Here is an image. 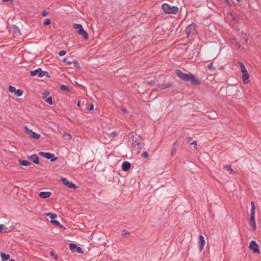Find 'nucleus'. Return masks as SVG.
Returning a JSON list of instances; mask_svg holds the SVG:
<instances>
[{"instance_id": "f257e3e1", "label": "nucleus", "mask_w": 261, "mask_h": 261, "mask_svg": "<svg viewBox=\"0 0 261 261\" xmlns=\"http://www.w3.org/2000/svg\"><path fill=\"white\" fill-rule=\"evenodd\" d=\"M176 73L177 76L180 79L186 82L190 81L191 83L195 85H196L198 84V81L197 79L192 74L185 73L182 72L179 70H177Z\"/></svg>"}, {"instance_id": "f03ea898", "label": "nucleus", "mask_w": 261, "mask_h": 261, "mask_svg": "<svg viewBox=\"0 0 261 261\" xmlns=\"http://www.w3.org/2000/svg\"><path fill=\"white\" fill-rule=\"evenodd\" d=\"M130 142V146L132 148L135 149H141L142 148L141 144V138L139 136L137 135L133 136Z\"/></svg>"}, {"instance_id": "7ed1b4c3", "label": "nucleus", "mask_w": 261, "mask_h": 261, "mask_svg": "<svg viewBox=\"0 0 261 261\" xmlns=\"http://www.w3.org/2000/svg\"><path fill=\"white\" fill-rule=\"evenodd\" d=\"M255 206L254 202H251V208L250 211V225L253 230H255L256 229V225L255 219Z\"/></svg>"}, {"instance_id": "20e7f679", "label": "nucleus", "mask_w": 261, "mask_h": 261, "mask_svg": "<svg viewBox=\"0 0 261 261\" xmlns=\"http://www.w3.org/2000/svg\"><path fill=\"white\" fill-rule=\"evenodd\" d=\"M162 9L167 14H175L177 13L178 11V8L176 6H170L167 3L163 4Z\"/></svg>"}, {"instance_id": "39448f33", "label": "nucleus", "mask_w": 261, "mask_h": 261, "mask_svg": "<svg viewBox=\"0 0 261 261\" xmlns=\"http://www.w3.org/2000/svg\"><path fill=\"white\" fill-rule=\"evenodd\" d=\"M73 28L77 30L78 34L83 36V38L86 40L89 38L87 32L84 29L83 26L81 24L74 23Z\"/></svg>"}, {"instance_id": "423d86ee", "label": "nucleus", "mask_w": 261, "mask_h": 261, "mask_svg": "<svg viewBox=\"0 0 261 261\" xmlns=\"http://www.w3.org/2000/svg\"><path fill=\"white\" fill-rule=\"evenodd\" d=\"M25 133L29 135L31 138L38 140L40 138V135L33 132L32 129H30L28 127L25 125L24 127Z\"/></svg>"}, {"instance_id": "0eeeda50", "label": "nucleus", "mask_w": 261, "mask_h": 261, "mask_svg": "<svg viewBox=\"0 0 261 261\" xmlns=\"http://www.w3.org/2000/svg\"><path fill=\"white\" fill-rule=\"evenodd\" d=\"M39 154L43 158L50 160L51 162H54L57 159L54 154L50 152H40Z\"/></svg>"}, {"instance_id": "6e6552de", "label": "nucleus", "mask_w": 261, "mask_h": 261, "mask_svg": "<svg viewBox=\"0 0 261 261\" xmlns=\"http://www.w3.org/2000/svg\"><path fill=\"white\" fill-rule=\"evenodd\" d=\"M31 75L33 76H35L36 75H38L39 77H43L44 76L46 73H47L46 71H43L42 70L41 68H38V69L31 70L30 72Z\"/></svg>"}, {"instance_id": "1a4fd4ad", "label": "nucleus", "mask_w": 261, "mask_h": 261, "mask_svg": "<svg viewBox=\"0 0 261 261\" xmlns=\"http://www.w3.org/2000/svg\"><path fill=\"white\" fill-rule=\"evenodd\" d=\"M50 93L48 91H45L42 93V98L45 100V101L48 104L51 105L53 104L52 97L49 96Z\"/></svg>"}, {"instance_id": "9d476101", "label": "nucleus", "mask_w": 261, "mask_h": 261, "mask_svg": "<svg viewBox=\"0 0 261 261\" xmlns=\"http://www.w3.org/2000/svg\"><path fill=\"white\" fill-rule=\"evenodd\" d=\"M249 249L252 250L254 253H259V246L255 241H251L249 243Z\"/></svg>"}, {"instance_id": "9b49d317", "label": "nucleus", "mask_w": 261, "mask_h": 261, "mask_svg": "<svg viewBox=\"0 0 261 261\" xmlns=\"http://www.w3.org/2000/svg\"><path fill=\"white\" fill-rule=\"evenodd\" d=\"M61 181L63 182V184L66 186H67L70 189H75L77 188L74 184L73 182L69 181L67 178L64 177H61Z\"/></svg>"}, {"instance_id": "f8f14e48", "label": "nucleus", "mask_w": 261, "mask_h": 261, "mask_svg": "<svg viewBox=\"0 0 261 261\" xmlns=\"http://www.w3.org/2000/svg\"><path fill=\"white\" fill-rule=\"evenodd\" d=\"M199 244V249L200 251H201L203 248L205 244V241L204 240V238L202 236L200 235L198 238V241Z\"/></svg>"}, {"instance_id": "ddd939ff", "label": "nucleus", "mask_w": 261, "mask_h": 261, "mask_svg": "<svg viewBox=\"0 0 261 261\" xmlns=\"http://www.w3.org/2000/svg\"><path fill=\"white\" fill-rule=\"evenodd\" d=\"M242 81L244 84H247L249 83V79L250 75L247 70L242 72Z\"/></svg>"}, {"instance_id": "4468645a", "label": "nucleus", "mask_w": 261, "mask_h": 261, "mask_svg": "<svg viewBox=\"0 0 261 261\" xmlns=\"http://www.w3.org/2000/svg\"><path fill=\"white\" fill-rule=\"evenodd\" d=\"M131 167V164L129 162L127 161L124 162L122 164V169L124 171H128Z\"/></svg>"}, {"instance_id": "2eb2a0df", "label": "nucleus", "mask_w": 261, "mask_h": 261, "mask_svg": "<svg viewBox=\"0 0 261 261\" xmlns=\"http://www.w3.org/2000/svg\"><path fill=\"white\" fill-rule=\"evenodd\" d=\"M51 195V193L50 192H41L39 194V196L40 198L44 199L49 197Z\"/></svg>"}, {"instance_id": "dca6fc26", "label": "nucleus", "mask_w": 261, "mask_h": 261, "mask_svg": "<svg viewBox=\"0 0 261 261\" xmlns=\"http://www.w3.org/2000/svg\"><path fill=\"white\" fill-rule=\"evenodd\" d=\"M172 85V84L170 82H169V83L163 84H159L157 85V86L161 90H164V89H165L166 88L171 87Z\"/></svg>"}, {"instance_id": "f3484780", "label": "nucleus", "mask_w": 261, "mask_h": 261, "mask_svg": "<svg viewBox=\"0 0 261 261\" xmlns=\"http://www.w3.org/2000/svg\"><path fill=\"white\" fill-rule=\"evenodd\" d=\"M29 159H31L32 162L37 165L39 164V158L38 156L36 154H33L31 156H29L28 157Z\"/></svg>"}, {"instance_id": "a211bd4d", "label": "nucleus", "mask_w": 261, "mask_h": 261, "mask_svg": "<svg viewBox=\"0 0 261 261\" xmlns=\"http://www.w3.org/2000/svg\"><path fill=\"white\" fill-rule=\"evenodd\" d=\"M195 25L193 24H191L188 25L186 28V31L188 36H189L192 32V30L194 29Z\"/></svg>"}, {"instance_id": "6ab92c4d", "label": "nucleus", "mask_w": 261, "mask_h": 261, "mask_svg": "<svg viewBox=\"0 0 261 261\" xmlns=\"http://www.w3.org/2000/svg\"><path fill=\"white\" fill-rule=\"evenodd\" d=\"M1 256L2 258V261H6V260H8L10 257V256L9 254H6L4 252H2L1 253Z\"/></svg>"}, {"instance_id": "aec40b11", "label": "nucleus", "mask_w": 261, "mask_h": 261, "mask_svg": "<svg viewBox=\"0 0 261 261\" xmlns=\"http://www.w3.org/2000/svg\"><path fill=\"white\" fill-rule=\"evenodd\" d=\"M60 89L63 91H66L67 92H71L70 88L69 86L64 85H61Z\"/></svg>"}, {"instance_id": "412c9836", "label": "nucleus", "mask_w": 261, "mask_h": 261, "mask_svg": "<svg viewBox=\"0 0 261 261\" xmlns=\"http://www.w3.org/2000/svg\"><path fill=\"white\" fill-rule=\"evenodd\" d=\"M224 168L227 170L229 172L230 174H233L236 173V172L232 169L231 166L230 165L225 166Z\"/></svg>"}, {"instance_id": "4be33fe9", "label": "nucleus", "mask_w": 261, "mask_h": 261, "mask_svg": "<svg viewBox=\"0 0 261 261\" xmlns=\"http://www.w3.org/2000/svg\"><path fill=\"white\" fill-rule=\"evenodd\" d=\"M177 145V142H175L173 144V146H172V147L171 148V154L172 156H173L174 153L176 151V147Z\"/></svg>"}, {"instance_id": "5701e85b", "label": "nucleus", "mask_w": 261, "mask_h": 261, "mask_svg": "<svg viewBox=\"0 0 261 261\" xmlns=\"http://www.w3.org/2000/svg\"><path fill=\"white\" fill-rule=\"evenodd\" d=\"M19 164L23 166H28L31 164L27 160H19Z\"/></svg>"}, {"instance_id": "b1692460", "label": "nucleus", "mask_w": 261, "mask_h": 261, "mask_svg": "<svg viewBox=\"0 0 261 261\" xmlns=\"http://www.w3.org/2000/svg\"><path fill=\"white\" fill-rule=\"evenodd\" d=\"M238 64H239V66L240 67L241 71L242 72H244V71L247 70L245 65H244V64L242 62H238Z\"/></svg>"}, {"instance_id": "393cba45", "label": "nucleus", "mask_w": 261, "mask_h": 261, "mask_svg": "<svg viewBox=\"0 0 261 261\" xmlns=\"http://www.w3.org/2000/svg\"><path fill=\"white\" fill-rule=\"evenodd\" d=\"M241 37L245 40L246 42H247L248 40V38L247 37L246 34L244 32L242 31L241 32Z\"/></svg>"}, {"instance_id": "a878e982", "label": "nucleus", "mask_w": 261, "mask_h": 261, "mask_svg": "<svg viewBox=\"0 0 261 261\" xmlns=\"http://www.w3.org/2000/svg\"><path fill=\"white\" fill-rule=\"evenodd\" d=\"M72 64L73 65L74 67L76 69H80L81 68V67L77 61L73 60Z\"/></svg>"}, {"instance_id": "bb28decb", "label": "nucleus", "mask_w": 261, "mask_h": 261, "mask_svg": "<svg viewBox=\"0 0 261 261\" xmlns=\"http://www.w3.org/2000/svg\"><path fill=\"white\" fill-rule=\"evenodd\" d=\"M46 215L49 216L51 220H54L57 217V215L54 213H48L46 214Z\"/></svg>"}, {"instance_id": "cd10ccee", "label": "nucleus", "mask_w": 261, "mask_h": 261, "mask_svg": "<svg viewBox=\"0 0 261 261\" xmlns=\"http://www.w3.org/2000/svg\"><path fill=\"white\" fill-rule=\"evenodd\" d=\"M22 94H23V91L21 89H17V90H16L15 92V94L18 97L21 96L22 95Z\"/></svg>"}, {"instance_id": "c85d7f7f", "label": "nucleus", "mask_w": 261, "mask_h": 261, "mask_svg": "<svg viewBox=\"0 0 261 261\" xmlns=\"http://www.w3.org/2000/svg\"><path fill=\"white\" fill-rule=\"evenodd\" d=\"M8 228L4 224H0V232H3L4 231H6Z\"/></svg>"}, {"instance_id": "c756f323", "label": "nucleus", "mask_w": 261, "mask_h": 261, "mask_svg": "<svg viewBox=\"0 0 261 261\" xmlns=\"http://www.w3.org/2000/svg\"><path fill=\"white\" fill-rule=\"evenodd\" d=\"M76 246L77 245L74 243H70L69 244V248L72 251H74L75 249H76Z\"/></svg>"}, {"instance_id": "7c9ffc66", "label": "nucleus", "mask_w": 261, "mask_h": 261, "mask_svg": "<svg viewBox=\"0 0 261 261\" xmlns=\"http://www.w3.org/2000/svg\"><path fill=\"white\" fill-rule=\"evenodd\" d=\"M117 136V134L115 132H113L109 134L110 138H113Z\"/></svg>"}, {"instance_id": "2f4dec72", "label": "nucleus", "mask_w": 261, "mask_h": 261, "mask_svg": "<svg viewBox=\"0 0 261 261\" xmlns=\"http://www.w3.org/2000/svg\"><path fill=\"white\" fill-rule=\"evenodd\" d=\"M64 137L66 140H69L71 139L72 137L71 135L67 133H65L64 134Z\"/></svg>"}, {"instance_id": "473e14b6", "label": "nucleus", "mask_w": 261, "mask_h": 261, "mask_svg": "<svg viewBox=\"0 0 261 261\" xmlns=\"http://www.w3.org/2000/svg\"><path fill=\"white\" fill-rule=\"evenodd\" d=\"M16 90V88L14 87H13L12 86H10L9 87V91L11 93H15Z\"/></svg>"}, {"instance_id": "72a5a7b5", "label": "nucleus", "mask_w": 261, "mask_h": 261, "mask_svg": "<svg viewBox=\"0 0 261 261\" xmlns=\"http://www.w3.org/2000/svg\"><path fill=\"white\" fill-rule=\"evenodd\" d=\"M50 23V20L49 18H46L44 20V21L43 22V24L44 25H49Z\"/></svg>"}, {"instance_id": "f704fd0d", "label": "nucleus", "mask_w": 261, "mask_h": 261, "mask_svg": "<svg viewBox=\"0 0 261 261\" xmlns=\"http://www.w3.org/2000/svg\"><path fill=\"white\" fill-rule=\"evenodd\" d=\"M207 68L208 69L211 70H215V68L213 67V62H211L207 66Z\"/></svg>"}, {"instance_id": "c9c22d12", "label": "nucleus", "mask_w": 261, "mask_h": 261, "mask_svg": "<svg viewBox=\"0 0 261 261\" xmlns=\"http://www.w3.org/2000/svg\"><path fill=\"white\" fill-rule=\"evenodd\" d=\"M63 62L65 63H66V64L67 65H70L72 64V61H68L67 59H64L63 60Z\"/></svg>"}, {"instance_id": "e433bc0d", "label": "nucleus", "mask_w": 261, "mask_h": 261, "mask_svg": "<svg viewBox=\"0 0 261 261\" xmlns=\"http://www.w3.org/2000/svg\"><path fill=\"white\" fill-rule=\"evenodd\" d=\"M50 222L56 226H58L59 225H60V222L57 220H51Z\"/></svg>"}, {"instance_id": "4c0bfd02", "label": "nucleus", "mask_w": 261, "mask_h": 261, "mask_svg": "<svg viewBox=\"0 0 261 261\" xmlns=\"http://www.w3.org/2000/svg\"><path fill=\"white\" fill-rule=\"evenodd\" d=\"M76 251H77L78 253H83V251L81 247H77L76 248Z\"/></svg>"}, {"instance_id": "58836bf2", "label": "nucleus", "mask_w": 261, "mask_h": 261, "mask_svg": "<svg viewBox=\"0 0 261 261\" xmlns=\"http://www.w3.org/2000/svg\"><path fill=\"white\" fill-rule=\"evenodd\" d=\"M66 51H65L64 50H62L59 53V55L60 56H63L66 54Z\"/></svg>"}, {"instance_id": "ea45409f", "label": "nucleus", "mask_w": 261, "mask_h": 261, "mask_svg": "<svg viewBox=\"0 0 261 261\" xmlns=\"http://www.w3.org/2000/svg\"><path fill=\"white\" fill-rule=\"evenodd\" d=\"M94 109V105L93 103H90L88 109L89 111H92Z\"/></svg>"}, {"instance_id": "a19ab883", "label": "nucleus", "mask_w": 261, "mask_h": 261, "mask_svg": "<svg viewBox=\"0 0 261 261\" xmlns=\"http://www.w3.org/2000/svg\"><path fill=\"white\" fill-rule=\"evenodd\" d=\"M142 156L144 158H147L148 156V153L146 151H144L142 153Z\"/></svg>"}, {"instance_id": "79ce46f5", "label": "nucleus", "mask_w": 261, "mask_h": 261, "mask_svg": "<svg viewBox=\"0 0 261 261\" xmlns=\"http://www.w3.org/2000/svg\"><path fill=\"white\" fill-rule=\"evenodd\" d=\"M121 110L124 113H127V110L126 108H122V109H121Z\"/></svg>"}, {"instance_id": "37998d69", "label": "nucleus", "mask_w": 261, "mask_h": 261, "mask_svg": "<svg viewBox=\"0 0 261 261\" xmlns=\"http://www.w3.org/2000/svg\"><path fill=\"white\" fill-rule=\"evenodd\" d=\"M235 44L236 46L238 47V48H240L241 46V44L239 42H236Z\"/></svg>"}, {"instance_id": "c03bdc74", "label": "nucleus", "mask_w": 261, "mask_h": 261, "mask_svg": "<svg viewBox=\"0 0 261 261\" xmlns=\"http://www.w3.org/2000/svg\"><path fill=\"white\" fill-rule=\"evenodd\" d=\"M123 236H125V235H126V234H129V232L126 231L125 230H123Z\"/></svg>"}, {"instance_id": "a18cd8bd", "label": "nucleus", "mask_w": 261, "mask_h": 261, "mask_svg": "<svg viewBox=\"0 0 261 261\" xmlns=\"http://www.w3.org/2000/svg\"><path fill=\"white\" fill-rule=\"evenodd\" d=\"M225 2L227 3V4L229 6H231V3H230V2L229 1V0H225Z\"/></svg>"}, {"instance_id": "49530a36", "label": "nucleus", "mask_w": 261, "mask_h": 261, "mask_svg": "<svg viewBox=\"0 0 261 261\" xmlns=\"http://www.w3.org/2000/svg\"><path fill=\"white\" fill-rule=\"evenodd\" d=\"M47 13L45 11H43L42 13V15L43 16H45L47 15Z\"/></svg>"}, {"instance_id": "de8ad7c7", "label": "nucleus", "mask_w": 261, "mask_h": 261, "mask_svg": "<svg viewBox=\"0 0 261 261\" xmlns=\"http://www.w3.org/2000/svg\"><path fill=\"white\" fill-rule=\"evenodd\" d=\"M58 226L61 228H62V229H65V227L62 224H60L58 225Z\"/></svg>"}, {"instance_id": "09e8293b", "label": "nucleus", "mask_w": 261, "mask_h": 261, "mask_svg": "<svg viewBox=\"0 0 261 261\" xmlns=\"http://www.w3.org/2000/svg\"><path fill=\"white\" fill-rule=\"evenodd\" d=\"M191 144L194 145V146H197V143H196V141H194V142L191 143Z\"/></svg>"}, {"instance_id": "8fccbe9b", "label": "nucleus", "mask_w": 261, "mask_h": 261, "mask_svg": "<svg viewBox=\"0 0 261 261\" xmlns=\"http://www.w3.org/2000/svg\"><path fill=\"white\" fill-rule=\"evenodd\" d=\"M3 2H8V1H11V2H13V0H2Z\"/></svg>"}, {"instance_id": "3c124183", "label": "nucleus", "mask_w": 261, "mask_h": 261, "mask_svg": "<svg viewBox=\"0 0 261 261\" xmlns=\"http://www.w3.org/2000/svg\"><path fill=\"white\" fill-rule=\"evenodd\" d=\"M50 255H51V256H54V252L53 251H51V252H50Z\"/></svg>"}, {"instance_id": "603ef678", "label": "nucleus", "mask_w": 261, "mask_h": 261, "mask_svg": "<svg viewBox=\"0 0 261 261\" xmlns=\"http://www.w3.org/2000/svg\"><path fill=\"white\" fill-rule=\"evenodd\" d=\"M77 106H79V107H80V101H79L77 102Z\"/></svg>"}, {"instance_id": "864d4df0", "label": "nucleus", "mask_w": 261, "mask_h": 261, "mask_svg": "<svg viewBox=\"0 0 261 261\" xmlns=\"http://www.w3.org/2000/svg\"><path fill=\"white\" fill-rule=\"evenodd\" d=\"M9 261H15V259H11Z\"/></svg>"}, {"instance_id": "5fc2aeb1", "label": "nucleus", "mask_w": 261, "mask_h": 261, "mask_svg": "<svg viewBox=\"0 0 261 261\" xmlns=\"http://www.w3.org/2000/svg\"><path fill=\"white\" fill-rule=\"evenodd\" d=\"M238 2H240L241 0H236Z\"/></svg>"}]
</instances>
